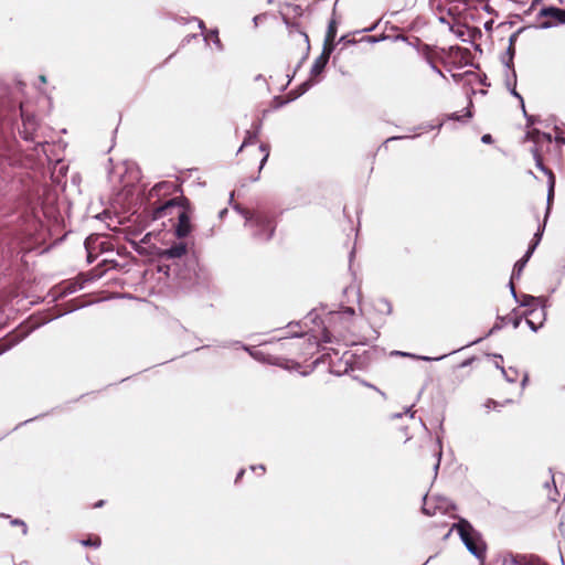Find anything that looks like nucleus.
Wrapping results in <instances>:
<instances>
[{
    "mask_svg": "<svg viewBox=\"0 0 565 565\" xmlns=\"http://www.w3.org/2000/svg\"><path fill=\"white\" fill-rule=\"evenodd\" d=\"M439 460H440V459L438 458V459H437V461H436V463H435V470H437V469H438V467H439Z\"/></svg>",
    "mask_w": 565,
    "mask_h": 565,
    "instance_id": "26",
    "label": "nucleus"
},
{
    "mask_svg": "<svg viewBox=\"0 0 565 565\" xmlns=\"http://www.w3.org/2000/svg\"><path fill=\"white\" fill-rule=\"evenodd\" d=\"M175 189L177 186L172 182H160L149 191V200L152 201L150 203L149 213L152 220L168 217V220L173 223L182 211H185L191 204L189 199L182 194L167 200L161 199Z\"/></svg>",
    "mask_w": 565,
    "mask_h": 565,
    "instance_id": "1",
    "label": "nucleus"
},
{
    "mask_svg": "<svg viewBox=\"0 0 565 565\" xmlns=\"http://www.w3.org/2000/svg\"><path fill=\"white\" fill-rule=\"evenodd\" d=\"M243 475H244V471L242 470V471L238 473L237 479H238L239 477H242Z\"/></svg>",
    "mask_w": 565,
    "mask_h": 565,
    "instance_id": "27",
    "label": "nucleus"
},
{
    "mask_svg": "<svg viewBox=\"0 0 565 565\" xmlns=\"http://www.w3.org/2000/svg\"><path fill=\"white\" fill-rule=\"evenodd\" d=\"M553 193H554V178L552 174H550V188H548V196H547L548 202L551 201Z\"/></svg>",
    "mask_w": 565,
    "mask_h": 565,
    "instance_id": "18",
    "label": "nucleus"
},
{
    "mask_svg": "<svg viewBox=\"0 0 565 565\" xmlns=\"http://www.w3.org/2000/svg\"><path fill=\"white\" fill-rule=\"evenodd\" d=\"M482 142L490 143L492 141V138L490 135H483L481 138Z\"/></svg>",
    "mask_w": 565,
    "mask_h": 565,
    "instance_id": "20",
    "label": "nucleus"
},
{
    "mask_svg": "<svg viewBox=\"0 0 565 565\" xmlns=\"http://www.w3.org/2000/svg\"><path fill=\"white\" fill-rule=\"evenodd\" d=\"M345 312H347V313H349V315H351V316H352V315H354V310H353L352 308H348V309L345 310Z\"/></svg>",
    "mask_w": 565,
    "mask_h": 565,
    "instance_id": "25",
    "label": "nucleus"
},
{
    "mask_svg": "<svg viewBox=\"0 0 565 565\" xmlns=\"http://www.w3.org/2000/svg\"><path fill=\"white\" fill-rule=\"evenodd\" d=\"M242 215L247 224L255 227L254 236L262 241H269L276 230V221L273 213L257 209V210H241Z\"/></svg>",
    "mask_w": 565,
    "mask_h": 565,
    "instance_id": "2",
    "label": "nucleus"
},
{
    "mask_svg": "<svg viewBox=\"0 0 565 565\" xmlns=\"http://www.w3.org/2000/svg\"><path fill=\"white\" fill-rule=\"evenodd\" d=\"M193 213V209L191 204L182 211V213L178 216V218L172 223V227L174 228V234L178 238L186 237L192 231L191 216Z\"/></svg>",
    "mask_w": 565,
    "mask_h": 565,
    "instance_id": "6",
    "label": "nucleus"
},
{
    "mask_svg": "<svg viewBox=\"0 0 565 565\" xmlns=\"http://www.w3.org/2000/svg\"><path fill=\"white\" fill-rule=\"evenodd\" d=\"M259 149L265 153L260 161V168H262L269 156V150H268V147L265 145H260Z\"/></svg>",
    "mask_w": 565,
    "mask_h": 565,
    "instance_id": "17",
    "label": "nucleus"
},
{
    "mask_svg": "<svg viewBox=\"0 0 565 565\" xmlns=\"http://www.w3.org/2000/svg\"><path fill=\"white\" fill-rule=\"evenodd\" d=\"M282 347H287L292 351H300L302 355L305 354H313L315 350L319 347V341L316 337L305 334L298 338L296 341H289L281 343Z\"/></svg>",
    "mask_w": 565,
    "mask_h": 565,
    "instance_id": "5",
    "label": "nucleus"
},
{
    "mask_svg": "<svg viewBox=\"0 0 565 565\" xmlns=\"http://www.w3.org/2000/svg\"><path fill=\"white\" fill-rule=\"evenodd\" d=\"M103 505H104V500H99L98 502H96V503L94 504V508H100V507H103Z\"/></svg>",
    "mask_w": 565,
    "mask_h": 565,
    "instance_id": "23",
    "label": "nucleus"
},
{
    "mask_svg": "<svg viewBox=\"0 0 565 565\" xmlns=\"http://www.w3.org/2000/svg\"><path fill=\"white\" fill-rule=\"evenodd\" d=\"M454 527L457 529L468 551L478 559L482 561L486 556V544L482 541L480 534L476 532L467 521L463 520L457 524H454L452 529Z\"/></svg>",
    "mask_w": 565,
    "mask_h": 565,
    "instance_id": "3",
    "label": "nucleus"
},
{
    "mask_svg": "<svg viewBox=\"0 0 565 565\" xmlns=\"http://www.w3.org/2000/svg\"><path fill=\"white\" fill-rule=\"evenodd\" d=\"M299 36L303 38V41L308 43V36L305 33H299Z\"/></svg>",
    "mask_w": 565,
    "mask_h": 565,
    "instance_id": "24",
    "label": "nucleus"
},
{
    "mask_svg": "<svg viewBox=\"0 0 565 565\" xmlns=\"http://www.w3.org/2000/svg\"><path fill=\"white\" fill-rule=\"evenodd\" d=\"M78 542L83 546L93 548H98L102 545V539L96 534H89L86 539L79 540Z\"/></svg>",
    "mask_w": 565,
    "mask_h": 565,
    "instance_id": "14",
    "label": "nucleus"
},
{
    "mask_svg": "<svg viewBox=\"0 0 565 565\" xmlns=\"http://www.w3.org/2000/svg\"><path fill=\"white\" fill-rule=\"evenodd\" d=\"M386 39L384 32L380 33L379 35L372 34V35H365L362 40L370 42V43H376L379 41H384Z\"/></svg>",
    "mask_w": 565,
    "mask_h": 565,
    "instance_id": "15",
    "label": "nucleus"
},
{
    "mask_svg": "<svg viewBox=\"0 0 565 565\" xmlns=\"http://www.w3.org/2000/svg\"><path fill=\"white\" fill-rule=\"evenodd\" d=\"M20 113L22 119V128L19 129V134L24 140L33 141L39 128L38 119L33 114L25 109L23 104H20Z\"/></svg>",
    "mask_w": 565,
    "mask_h": 565,
    "instance_id": "4",
    "label": "nucleus"
},
{
    "mask_svg": "<svg viewBox=\"0 0 565 565\" xmlns=\"http://www.w3.org/2000/svg\"><path fill=\"white\" fill-rule=\"evenodd\" d=\"M551 26H552L551 22L545 21V22L541 23V28H543V29H547V28H551Z\"/></svg>",
    "mask_w": 565,
    "mask_h": 565,
    "instance_id": "22",
    "label": "nucleus"
},
{
    "mask_svg": "<svg viewBox=\"0 0 565 565\" xmlns=\"http://www.w3.org/2000/svg\"><path fill=\"white\" fill-rule=\"evenodd\" d=\"M331 53H332L331 49L323 47L322 53L316 58V61L312 65V68H311L312 76H318L323 72V70L330 58Z\"/></svg>",
    "mask_w": 565,
    "mask_h": 565,
    "instance_id": "9",
    "label": "nucleus"
},
{
    "mask_svg": "<svg viewBox=\"0 0 565 565\" xmlns=\"http://www.w3.org/2000/svg\"><path fill=\"white\" fill-rule=\"evenodd\" d=\"M323 342H330V335H329V332L328 331H324L323 332V339H322Z\"/></svg>",
    "mask_w": 565,
    "mask_h": 565,
    "instance_id": "21",
    "label": "nucleus"
},
{
    "mask_svg": "<svg viewBox=\"0 0 565 565\" xmlns=\"http://www.w3.org/2000/svg\"><path fill=\"white\" fill-rule=\"evenodd\" d=\"M542 232H543V228L539 227L537 232L534 235V238H535L534 243L529 247V249H527L526 254L524 255V257L515 263L514 268H513V273H512V278H515V277L519 278L521 276L522 270H523L525 264L529 262V259L532 256L534 249L536 248V246L539 245V243L541 241Z\"/></svg>",
    "mask_w": 565,
    "mask_h": 565,
    "instance_id": "8",
    "label": "nucleus"
},
{
    "mask_svg": "<svg viewBox=\"0 0 565 565\" xmlns=\"http://www.w3.org/2000/svg\"><path fill=\"white\" fill-rule=\"evenodd\" d=\"M11 524L14 526H20L22 529L23 534L28 533V525L22 520H19V519L12 520Z\"/></svg>",
    "mask_w": 565,
    "mask_h": 565,
    "instance_id": "16",
    "label": "nucleus"
},
{
    "mask_svg": "<svg viewBox=\"0 0 565 565\" xmlns=\"http://www.w3.org/2000/svg\"><path fill=\"white\" fill-rule=\"evenodd\" d=\"M530 316V318H526V323L533 331H536L537 328L542 324V320L544 319V311L543 309L532 310Z\"/></svg>",
    "mask_w": 565,
    "mask_h": 565,
    "instance_id": "13",
    "label": "nucleus"
},
{
    "mask_svg": "<svg viewBox=\"0 0 565 565\" xmlns=\"http://www.w3.org/2000/svg\"><path fill=\"white\" fill-rule=\"evenodd\" d=\"M540 14L542 17H550L553 20H555L556 22L565 23V11L562 9H557V8H553V7L544 8L541 10Z\"/></svg>",
    "mask_w": 565,
    "mask_h": 565,
    "instance_id": "12",
    "label": "nucleus"
},
{
    "mask_svg": "<svg viewBox=\"0 0 565 565\" xmlns=\"http://www.w3.org/2000/svg\"><path fill=\"white\" fill-rule=\"evenodd\" d=\"M86 248H87V252H88L87 260H88V263H92L94 260V256H93L92 252L89 250L88 242H86Z\"/></svg>",
    "mask_w": 565,
    "mask_h": 565,
    "instance_id": "19",
    "label": "nucleus"
},
{
    "mask_svg": "<svg viewBox=\"0 0 565 565\" xmlns=\"http://www.w3.org/2000/svg\"><path fill=\"white\" fill-rule=\"evenodd\" d=\"M246 143H247V142H246V141H244V142H243V145H242V147H241V149H242L243 147H245V146H246Z\"/></svg>",
    "mask_w": 565,
    "mask_h": 565,
    "instance_id": "28",
    "label": "nucleus"
},
{
    "mask_svg": "<svg viewBox=\"0 0 565 565\" xmlns=\"http://www.w3.org/2000/svg\"><path fill=\"white\" fill-rule=\"evenodd\" d=\"M188 246L185 243H178L172 245L170 248H167L162 256L170 259V258H180L186 254Z\"/></svg>",
    "mask_w": 565,
    "mask_h": 565,
    "instance_id": "10",
    "label": "nucleus"
},
{
    "mask_svg": "<svg viewBox=\"0 0 565 565\" xmlns=\"http://www.w3.org/2000/svg\"><path fill=\"white\" fill-rule=\"evenodd\" d=\"M335 36H337V22H335V20H331L329 22L328 30L326 33L323 47H329L333 51Z\"/></svg>",
    "mask_w": 565,
    "mask_h": 565,
    "instance_id": "11",
    "label": "nucleus"
},
{
    "mask_svg": "<svg viewBox=\"0 0 565 565\" xmlns=\"http://www.w3.org/2000/svg\"><path fill=\"white\" fill-rule=\"evenodd\" d=\"M448 505V501L444 498L426 495L424 498L423 511L427 515H436L437 513H445Z\"/></svg>",
    "mask_w": 565,
    "mask_h": 565,
    "instance_id": "7",
    "label": "nucleus"
}]
</instances>
